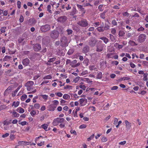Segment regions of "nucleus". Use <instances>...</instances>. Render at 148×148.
Segmentation results:
<instances>
[{"mask_svg":"<svg viewBox=\"0 0 148 148\" xmlns=\"http://www.w3.org/2000/svg\"><path fill=\"white\" fill-rule=\"evenodd\" d=\"M52 103V104L49 105L47 107L48 110L50 111H54L59 104V101L57 100L53 101Z\"/></svg>","mask_w":148,"mask_h":148,"instance_id":"1","label":"nucleus"},{"mask_svg":"<svg viewBox=\"0 0 148 148\" xmlns=\"http://www.w3.org/2000/svg\"><path fill=\"white\" fill-rule=\"evenodd\" d=\"M64 121L63 118L57 117L53 120L52 124L53 126H56L58 125L59 123H63Z\"/></svg>","mask_w":148,"mask_h":148,"instance_id":"2","label":"nucleus"},{"mask_svg":"<svg viewBox=\"0 0 148 148\" xmlns=\"http://www.w3.org/2000/svg\"><path fill=\"white\" fill-rule=\"evenodd\" d=\"M61 45L63 47H66L68 46L69 42L68 41L67 38L65 37H63L60 39Z\"/></svg>","mask_w":148,"mask_h":148,"instance_id":"3","label":"nucleus"},{"mask_svg":"<svg viewBox=\"0 0 148 148\" xmlns=\"http://www.w3.org/2000/svg\"><path fill=\"white\" fill-rule=\"evenodd\" d=\"M50 29V26L49 25H46L41 27L40 29L42 32H46L49 30Z\"/></svg>","mask_w":148,"mask_h":148,"instance_id":"4","label":"nucleus"},{"mask_svg":"<svg viewBox=\"0 0 148 148\" xmlns=\"http://www.w3.org/2000/svg\"><path fill=\"white\" fill-rule=\"evenodd\" d=\"M59 35V32L56 31H53L50 34V36L53 39H56L58 37Z\"/></svg>","mask_w":148,"mask_h":148,"instance_id":"5","label":"nucleus"},{"mask_svg":"<svg viewBox=\"0 0 148 148\" xmlns=\"http://www.w3.org/2000/svg\"><path fill=\"white\" fill-rule=\"evenodd\" d=\"M34 82L32 81H29L27 82L25 84V86L27 87L28 90L30 91L32 89V86L34 85Z\"/></svg>","mask_w":148,"mask_h":148,"instance_id":"6","label":"nucleus"},{"mask_svg":"<svg viewBox=\"0 0 148 148\" xmlns=\"http://www.w3.org/2000/svg\"><path fill=\"white\" fill-rule=\"evenodd\" d=\"M78 23L79 25L83 27H86L88 25V23L86 20L79 21Z\"/></svg>","mask_w":148,"mask_h":148,"instance_id":"7","label":"nucleus"},{"mask_svg":"<svg viewBox=\"0 0 148 148\" xmlns=\"http://www.w3.org/2000/svg\"><path fill=\"white\" fill-rule=\"evenodd\" d=\"M79 101L81 106H84L86 104L87 100L86 99L82 98L79 100Z\"/></svg>","mask_w":148,"mask_h":148,"instance_id":"8","label":"nucleus"},{"mask_svg":"<svg viewBox=\"0 0 148 148\" xmlns=\"http://www.w3.org/2000/svg\"><path fill=\"white\" fill-rule=\"evenodd\" d=\"M146 39V35L144 34H141L138 37V40L140 42H143Z\"/></svg>","mask_w":148,"mask_h":148,"instance_id":"9","label":"nucleus"},{"mask_svg":"<svg viewBox=\"0 0 148 148\" xmlns=\"http://www.w3.org/2000/svg\"><path fill=\"white\" fill-rule=\"evenodd\" d=\"M67 19V18L65 16H61L58 19V21L60 22H65Z\"/></svg>","mask_w":148,"mask_h":148,"instance_id":"10","label":"nucleus"},{"mask_svg":"<svg viewBox=\"0 0 148 148\" xmlns=\"http://www.w3.org/2000/svg\"><path fill=\"white\" fill-rule=\"evenodd\" d=\"M29 142L26 141H19L18 142V143L19 145L22 146H25L29 145Z\"/></svg>","mask_w":148,"mask_h":148,"instance_id":"11","label":"nucleus"},{"mask_svg":"<svg viewBox=\"0 0 148 148\" xmlns=\"http://www.w3.org/2000/svg\"><path fill=\"white\" fill-rule=\"evenodd\" d=\"M22 63L23 65L27 66L29 64V60L28 59L26 58L23 60Z\"/></svg>","mask_w":148,"mask_h":148,"instance_id":"12","label":"nucleus"},{"mask_svg":"<svg viewBox=\"0 0 148 148\" xmlns=\"http://www.w3.org/2000/svg\"><path fill=\"white\" fill-rule=\"evenodd\" d=\"M125 122L126 128L128 130L130 129L131 126V123L129 122L127 120H125Z\"/></svg>","mask_w":148,"mask_h":148,"instance_id":"13","label":"nucleus"},{"mask_svg":"<svg viewBox=\"0 0 148 148\" xmlns=\"http://www.w3.org/2000/svg\"><path fill=\"white\" fill-rule=\"evenodd\" d=\"M41 47V46L40 45L36 44L34 46V49L35 51H38L40 49Z\"/></svg>","mask_w":148,"mask_h":148,"instance_id":"14","label":"nucleus"},{"mask_svg":"<svg viewBox=\"0 0 148 148\" xmlns=\"http://www.w3.org/2000/svg\"><path fill=\"white\" fill-rule=\"evenodd\" d=\"M13 116L15 117H18L19 116L20 114L17 113L15 110H13L11 112Z\"/></svg>","mask_w":148,"mask_h":148,"instance_id":"15","label":"nucleus"},{"mask_svg":"<svg viewBox=\"0 0 148 148\" xmlns=\"http://www.w3.org/2000/svg\"><path fill=\"white\" fill-rule=\"evenodd\" d=\"M20 102L19 101H14L13 102L12 106L16 108L18 106Z\"/></svg>","mask_w":148,"mask_h":148,"instance_id":"16","label":"nucleus"},{"mask_svg":"<svg viewBox=\"0 0 148 148\" xmlns=\"http://www.w3.org/2000/svg\"><path fill=\"white\" fill-rule=\"evenodd\" d=\"M16 111L20 113H23L25 112V110L21 107L18 108L16 110Z\"/></svg>","mask_w":148,"mask_h":148,"instance_id":"17","label":"nucleus"},{"mask_svg":"<svg viewBox=\"0 0 148 148\" xmlns=\"http://www.w3.org/2000/svg\"><path fill=\"white\" fill-rule=\"evenodd\" d=\"M103 46L102 45H100L98 46L97 47V51L98 52L102 51L103 50Z\"/></svg>","mask_w":148,"mask_h":148,"instance_id":"18","label":"nucleus"},{"mask_svg":"<svg viewBox=\"0 0 148 148\" xmlns=\"http://www.w3.org/2000/svg\"><path fill=\"white\" fill-rule=\"evenodd\" d=\"M63 98L65 100H68L70 99V95L67 94H65L63 96Z\"/></svg>","mask_w":148,"mask_h":148,"instance_id":"19","label":"nucleus"},{"mask_svg":"<svg viewBox=\"0 0 148 148\" xmlns=\"http://www.w3.org/2000/svg\"><path fill=\"white\" fill-rule=\"evenodd\" d=\"M52 78V77L51 75H48L44 76L43 77V79H51Z\"/></svg>","mask_w":148,"mask_h":148,"instance_id":"20","label":"nucleus"},{"mask_svg":"<svg viewBox=\"0 0 148 148\" xmlns=\"http://www.w3.org/2000/svg\"><path fill=\"white\" fill-rule=\"evenodd\" d=\"M48 125L47 124H45L41 125V127L42 128L44 129L46 131H47V128H48Z\"/></svg>","mask_w":148,"mask_h":148,"instance_id":"21","label":"nucleus"},{"mask_svg":"<svg viewBox=\"0 0 148 148\" xmlns=\"http://www.w3.org/2000/svg\"><path fill=\"white\" fill-rule=\"evenodd\" d=\"M77 6L78 8L80 9L83 12V13H85V11L84 10V8L82 7V6L79 5L77 4Z\"/></svg>","mask_w":148,"mask_h":148,"instance_id":"22","label":"nucleus"},{"mask_svg":"<svg viewBox=\"0 0 148 148\" xmlns=\"http://www.w3.org/2000/svg\"><path fill=\"white\" fill-rule=\"evenodd\" d=\"M89 50V47L88 46H86L83 49V51L84 53H86L88 52Z\"/></svg>","mask_w":148,"mask_h":148,"instance_id":"23","label":"nucleus"},{"mask_svg":"<svg viewBox=\"0 0 148 148\" xmlns=\"http://www.w3.org/2000/svg\"><path fill=\"white\" fill-rule=\"evenodd\" d=\"M89 69L91 70H95V71H97V69L95 67V66H90L89 67Z\"/></svg>","mask_w":148,"mask_h":148,"instance_id":"24","label":"nucleus"},{"mask_svg":"<svg viewBox=\"0 0 148 148\" xmlns=\"http://www.w3.org/2000/svg\"><path fill=\"white\" fill-rule=\"evenodd\" d=\"M100 39L103 40L104 42L106 44L107 43L108 41V38L106 37H102L100 38Z\"/></svg>","mask_w":148,"mask_h":148,"instance_id":"25","label":"nucleus"},{"mask_svg":"<svg viewBox=\"0 0 148 148\" xmlns=\"http://www.w3.org/2000/svg\"><path fill=\"white\" fill-rule=\"evenodd\" d=\"M27 96L26 95L24 94L21 96V99L22 101H24L27 98Z\"/></svg>","mask_w":148,"mask_h":148,"instance_id":"26","label":"nucleus"},{"mask_svg":"<svg viewBox=\"0 0 148 148\" xmlns=\"http://www.w3.org/2000/svg\"><path fill=\"white\" fill-rule=\"evenodd\" d=\"M97 30L99 32H103L104 31V29L103 27H99L97 28Z\"/></svg>","mask_w":148,"mask_h":148,"instance_id":"27","label":"nucleus"},{"mask_svg":"<svg viewBox=\"0 0 148 148\" xmlns=\"http://www.w3.org/2000/svg\"><path fill=\"white\" fill-rule=\"evenodd\" d=\"M72 87L71 86L67 85L65 86L64 88L65 89H68L69 90L72 89Z\"/></svg>","mask_w":148,"mask_h":148,"instance_id":"28","label":"nucleus"},{"mask_svg":"<svg viewBox=\"0 0 148 148\" xmlns=\"http://www.w3.org/2000/svg\"><path fill=\"white\" fill-rule=\"evenodd\" d=\"M96 43V41L95 40H93L92 41L90 42H89L90 45L92 46H94Z\"/></svg>","mask_w":148,"mask_h":148,"instance_id":"29","label":"nucleus"},{"mask_svg":"<svg viewBox=\"0 0 148 148\" xmlns=\"http://www.w3.org/2000/svg\"><path fill=\"white\" fill-rule=\"evenodd\" d=\"M41 96L42 97V98L45 99V101H46L48 99V95H41Z\"/></svg>","mask_w":148,"mask_h":148,"instance_id":"30","label":"nucleus"},{"mask_svg":"<svg viewBox=\"0 0 148 148\" xmlns=\"http://www.w3.org/2000/svg\"><path fill=\"white\" fill-rule=\"evenodd\" d=\"M80 78V77L78 76L76 77L73 80V82H74L75 83H77L78 81L79 80Z\"/></svg>","mask_w":148,"mask_h":148,"instance_id":"31","label":"nucleus"},{"mask_svg":"<svg viewBox=\"0 0 148 148\" xmlns=\"http://www.w3.org/2000/svg\"><path fill=\"white\" fill-rule=\"evenodd\" d=\"M36 111L33 110H32L30 113V114L33 116H34L36 114Z\"/></svg>","mask_w":148,"mask_h":148,"instance_id":"32","label":"nucleus"},{"mask_svg":"<svg viewBox=\"0 0 148 148\" xmlns=\"http://www.w3.org/2000/svg\"><path fill=\"white\" fill-rule=\"evenodd\" d=\"M125 34V32L122 31H120L119 32V35L120 36H123Z\"/></svg>","mask_w":148,"mask_h":148,"instance_id":"33","label":"nucleus"},{"mask_svg":"<svg viewBox=\"0 0 148 148\" xmlns=\"http://www.w3.org/2000/svg\"><path fill=\"white\" fill-rule=\"evenodd\" d=\"M79 87L83 90H85L86 88V87L85 85H81V84H80Z\"/></svg>","mask_w":148,"mask_h":148,"instance_id":"34","label":"nucleus"},{"mask_svg":"<svg viewBox=\"0 0 148 148\" xmlns=\"http://www.w3.org/2000/svg\"><path fill=\"white\" fill-rule=\"evenodd\" d=\"M59 126L60 127V128H65L66 127V125L65 124L62 123H61L59 125Z\"/></svg>","mask_w":148,"mask_h":148,"instance_id":"35","label":"nucleus"},{"mask_svg":"<svg viewBox=\"0 0 148 148\" xmlns=\"http://www.w3.org/2000/svg\"><path fill=\"white\" fill-rule=\"evenodd\" d=\"M47 11H48L49 12L51 13V6L50 5H47Z\"/></svg>","mask_w":148,"mask_h":148,"instance_id":"36","label":"nucleus"},{"mask_svg":"<svg viewBox=\"0 0 148 148\" xmlns=\"http://www.w3.org/2000/svg\"><path fill=\"white\" fill-rule=\"evenodd\" d=\"M94 134H92L91 136H90V137L87 138V140L88 141H89L91 140L92 139L94 138Z\"/></svg>","mask_w":148,"mask_h":148,"instance_id":"37","label":"nucleus"},{"mask_svg":"<svg viewBox=\"0 0 148 148\" xmlns=\"http://www.w3.org/2000/svg\"><path fill=\"white\" fill-rule=\"evenodd\" d=\"M34 108L36 109H38L40 107V105L38 103H36L34 105Z\"/></svg>","mask_w":148,"mask_h":148,"instance_id":"38","label":"nucleus"},{"mask_svg":"<svg viewBox=\"0 0 148 148\" xmlns=\"http://www.w3.org/2000/svg\"><path fill=\"white\" fill-rule=\"evenodd\" d=\"M60 105L62 106H64L65 105V103H66V101L63 100L62 99L60 101Z\"/></svg>","mask_w":148,"mask_h":148,"instance_id":"39","label":"nucleus"},{"mask_svg":"<svg viewBox=\"0 0 148 148\" xmlns=\"http://www.w3.org/2000/svg\"><path fill=\"white\" fill-rule=\"evenodd\" d=\"M102 76V75L101 73L100 72L98 73L97 78L98 79H101V78Z\"/></svg>","mask_w":148,"mask_h":148,"instance_id":"40","label":"nucleus"},{"mask_svg":"<svg viewBox=\"0 0 148 148\" xmlns=\"http://www.w3.org/2000/svg\"><path fill=\"white\" fill-rule=\"evenodd\" d=\"M55 94L56 95L59 97H61L63 95L60 92L56 93Z\"/></svg>","mask_w":148,"mask_h":148,"instance_id":"41","label":"nucleus"},{"mask_svg":"<svg viewBox=\"0 0 148 148\" xmlns=\"http://www.w3.org/2000/svg\"><path fill=\"white\" fill-rule=\"evenodd\" d=\"M56 58H50L48 61V62H52L56 60Z\"/></svg>","mask_w":148,"mask_h":148,"instance_id":"42","label":"nucleus"},{"mask_svg":"<svg viewBox=\"0 0 148 148\" xmlns=\"http://www.w3.org/2000/svg\"><path fill=\"white\" fill-rule=\"evenodd\" d=\"M27 122L26 121H24L21 122L20 123H19V124H21L22 126H24L26 125L27 124Z\"/></svg>","mask_w":148,"mask_h":148,"instance_id":"43","label":"nucleus"},{"mask_svg":"<svg viewBox=\"0 0 148 148\" xmlns=\"http://www.w3.org/2000/svg\"><path fill=\"white\" fill-rule=\"evenodd\" d=\"M129 43L132 45H136L135 42L132 40L130 41L129 42Z\"/></svg>","mask_w":148,"mask_h":148,"instance_id":"44","label":"nucleus"},{"mask_svg":"<svg viewBox=\"0 0 148 148\" xmlns=\"http://www.w3.org/2000/svg\"><path fill=\"white\" fill-rule=\"evenodd\" d=\"M88 71L87 70L83 71L80 74V75L83 76L87 73Z\"/></svg>","mask_w":148,"mask_h":148,"instance_id":"45","label":"nucleus"},{"mask_svg":"<svg viewBox=\"0 0 148 148\" xmlns=\"http://www.w3.org/2000/svg\"><path fill=\"white\" fill-rule=\"evenodd\" d=\"M6 29V27H2L0 29L1 32L2 33L5 32Z\"/></svg>","mask_w":148,"mask_h":148,"instance_id":"46","label":"nucleus"},{"mask_svg":"<svg viewBox=\"0 0 148 148\" xmlns=\"http://www.w3.org/2000/svg\"><path fill=\"white\" fill-rule=\"evenodd\" d=\"M107 140L106 138L104 136L102 137L101 138V140L102 142H106Z\"/></svg>","mask_w":148,"mask_h":148,"instance_id":"47","label":"nucleus"},{"mask_svg":"<svg viewBox=\"0 0 148 148\" xmlns=\"http://www.w3.org/2000/svg\"><path fill=\"white\" fill-rule=\"evenodd\" d=\"M87 126L85 124H82L81 125H80L79 128V129H83L84 128H85Z\"/></svg>","mask_w":148,"mask_h":148,"instance_id":"48","label":"nucleus"},{"mask_svg":"<svg viewBox=\"0 0 148 148\" xmlns=\"http://www.w3.org/2000/svg\"><path fill=\"white\" fill-rule=\"evenodd\" d=\"M85 79L86 80L85 81L87 83L90 84L91 83H92V81L90 80L88 78H86Z\"/></svg>","mask_w":148,"mask_h":148,"instance_id":"49","label":"nucleus"},{"mask_svg":"<svg viewBox=\"0 0 148 148\" xmlns=\"http://www.w3.org/2000/svg\"><path fill=\"white\" fill-rule=\"evenodd\" d=\"M106 11H104L103 13L101 14L100 15V16L103 18H104L105 17V14L106 12Z\"/></svg>","mask_w":148,"mask_h":148,"instance_id":"50","label":"nucleus"},{"mask_svg":"<svg viewBox=\"0 0 148 148\" xmlns=\"http://www.w3.org/2000/svg\"><path fill=\"white\" fill-rule=\"evenodd\" d=\"M73 113L74 117H78V116L77 114V112L73 110Z\"/></svg>","mask_w":148,"mask_h":148,"instance_id":"51","label":"nucleus"},{"mask_svg":"<svg viewBox=\"0 0 148 148\" xmlns=\"http://www.w3.org/2000/svg\"><path fill=\"white\" fill-rule=\"evenodd\" d=\"M103 7V5H100L98 7V9L99 10L101 11H103V9H102V8Z\"/></svg>","mask_w":148,"mask_h":148,"instance_id":"52","label":"nucleus"},{"mask_svg":"<svg viewBox=\"0 0 148 148\" xmlns=\"http://www.w3.org/2000/svg\"><path fill=\"white\" fill-rule=\"evenodd\" d=\"M3 124L4 125H8L9 124V122L7 121H4L3 123Z\"/></svg>","mask_w":148,"mask_h":148,"instance_id":"53","label":"nucleus"},{"mask_svg":"<svg viewBox=\"0 0 148 148\" xmlns=\"http://www.w3.org/2000/svg\"><path fill=\"white\" fill-rule=\"evenodd\" d=\"M126 143V141L125 140L119 143V144L121 145H125Z\"/></svg>","mask_w":148,"mask_h":148,"instance_id":"54","label":"nucleus"},{"mask_svg":"<svg viewBox=\"0 0 148 148\" xmlns=\"http://www.w3.org/2000/svg\"><path fill=\"white\" fill-rule=\"evenodd\" d=\"M147 92L144 90H143L141 91L140 92H138V94H140L142 95H144Z\"/></svg>","mask_w":148,"mask_h":148,"instance_id":"55","label":"nucleus"},{"mask_svg":"<svg viewBox=\"0 0 148 148\" xmlns=\"http://www.w3.org/2000/svg\"><path fill=\"white\" fill-rule=\"evenodd\" d=\"M17 6L18 8L20 9L21 7V2L20 1H17Z\"/></svg>","mask_w":148,"mask_h":148,"instance_id":"56","label":"nucleus"},{"mask_svg":"<svg viewBox=\"0 0 148 148\" xmlns=\"http://www.w3.org/2000/svg\"><path fill=\"white\" fill-rule=\"evenodd\" d=\"M80 63L78 62L76 64H75L72 65V66L73 67H75L78 66L80 65Z\"/></svg>","mask_w":148,"mask_h":148,"instance_id":"57","label":"nucleus"},{"mask_svg":"<svg viewBox=\"0 0 148 148\" xmlns=\"http://www.w3.org/2000/svg\"><path fill=\"white\" fill-rule=\"evenodd\" d=\"M118 123V119L116 118H115L114 121V125H116Z\"/></svg>","mask_w":148,"mask_h":148,"instance_id":"58","label":"nucleus"},{"mask_svg":"<svg viewBox=\"0 0 148 148\" xmlns=\"http://www.w3.org/2000/svg\"><path fill=\"white\" fill-rule=\"evenodd\" d=\"M118 88V87L116 86H114L111 88V89L112 90H114L117 89Z\"/></svg>","mask_w":148,"mask_h":148,"instance_id":"59","label":"nucleus"},{"mask_svg":"<svg viewBox=\"0 0 148 148\" xmlns=\"http://www.w3.org/2000/svg\"><path fill=\"white\" fill-rule=\"evenodd\" d=\"M9 134L8 133H6V134L3 135L2 136V137L3 138H5L7 137H8L9 135Z\"/></svg>","mask_w":148,"mask_h":148,"instance_id":"60","label":"nucleus"},{"mask_svg":"<svg viewBox=\"0 0 148 148\" xmlns=\"http://www.w3.org/2000/svg\"><path fill=\"white\" fill-rule=\"evenodd\" d=\"M45 142L44 141L41 142L40 143H38L37 144L39 146H41L44 144Z\"/></svg>","mask_w":148,"mask_h":148,"instance_id":"61","label":"nucleus"},{"mask_svg":"<svg viewBox=\"0 0 148 148\" xmlns=\"http://www.w3.org/2000/svg\"><path fill=\"white\" fill-rule=\"evenodd\" d=\"M57 110L59 112L61 111L62 110V108L61 106H59L57 108Z\"/></svg>","mask_w":148,"mask_h":148,"instance_id":"62","label":"nucleus"},{"mask_svg":"<svg viewBox=\"0 0 148 148\" xmlns=\"http://www.w3.org/2000/svg\"><path fill=\"white\" fill-rule=\"evenodd\" d=\"M111 33L112 34H114L116 33V30L115 29H112Z\"/></svg>","mask_w":148,"mask_h":148,"instance_id":"63","label":"nucleus"},{"mask_svg":"<svg viewBox=\"0 0 148 148\" xmlns=\"http://www.w3.org/2000/svg\"><path fill=\"white\" fill-rule=\"evenodd\" d=\"M130 66L132 68H134L135 67V65L134 63L131 62L130 63Z\"/></svg>","mask_w":148,"mask_h":148,"instance_id":"64","label":"nucleus"}]
</instances>
